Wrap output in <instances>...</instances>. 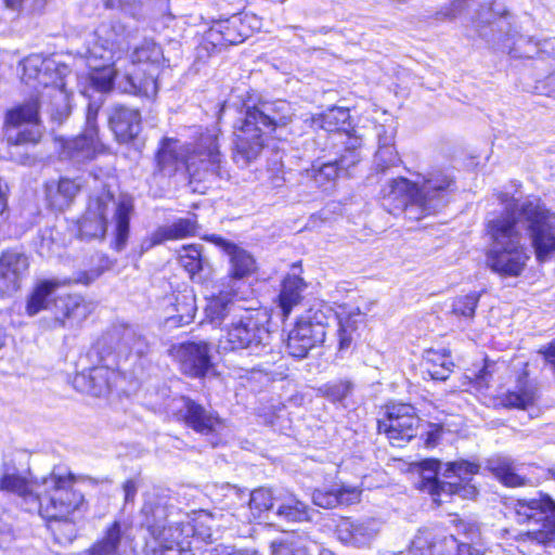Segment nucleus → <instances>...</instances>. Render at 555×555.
I'll use <instances>...</instances> for the list:
<instances>
[{"instance_id":"nucleus-11","label":"nucleus","mask_w":555,"mask_h":555,"mask_svg":"<svg viewBox=\"0 0 555 555\" xmlns=\"http://www.w3.org/2000/svg\"><path fill=\"white\" fill-rule=\"evenodd\" d=\"M515 513L517 522L529 526L518 535L519 552L541 555L544 550L555 547V502L550 496L518 500Z\"/></svg>"},{"instance_id":"nucleus-42","label":"nucleus","mask_w":555,"mask_h":555,"mask_svg":"<svg viewBox=\"0 0 555 555\" xmlns=\"http://www.w3.org/2000/svg\"><path fill=\"white\" fill-rule=\"evenodd\" d=\"M249 508L254 517H259L263 512L272 511L274 513L276 498L273 496L270 489L258 488L249 494Z\"/></svg>"},{"instance_id":"nucleus-6","label":"nucleus","mask_w":555,"mask_h":555,"mask_svg":"<svg viewBox=\"0 0 555 555\" xmlns=\"http://www.w3.org/2000/svg\"><path fill=\"white\" fill-rule=\"evenodd\" d=\"M456 189L455 179L446 170H433L412 182L399 177L383 189L384 198L396 203V208L404 209L410 218L421 219L436 214L447 206Z\"/></svg>"},{"instance_id":"nucleus-57","label":"nucleus","mask_w":555,"mask_h":555,"mask_svg":"<svg viewBox=\"0 0 555 555\" xmlns=\"http://www.w3.org/2000/svg\"><path fill=\"white\" fill-rule=\"evenodd\" d=\"M442 434V426L439 424H428V430L426 431L425 444L428 448H433L438 443Z\"/></svg>"},{"instance_id":"nucleus-61","label":"nucleus","mask_w":555,"mask_h":555,"mask_svg":"<svg viewBox=\"0 0 555 555\" xmlns=\"http://www.w3.org/2000/svg\"><path fill=\"white\" fill-rule=\"evenodd\" d=\"M225 548L229 550V555H257L253 550H240L231 545H225Z\"/></svg>"},{"instance_id":"nucleus-26","label":"nucleus","mask_w":555,"mask_h":555,"mask_svg":"<svg viewBox=\"0 0 555 555\" xmlns=\"http://www.w3.org/2000/svg\"><path fill=\"white\" fill-rule=\"evenodd\" d=\"M553 46V41H535L532 37L518 34L508 28L504 47L508 49V54L515 59H531L540 53L546 52V47Z\"/></svg>"},{"instance_id":"nucleus-55","label":"nucleus","mask_w":555,"mask_h":555,"mask_svg":"<svg viewBox=\"0 0 555 555\" xmlns=\"http://www.w3.org/2000/svg\"><path fill=\"white\" fill-rule=\"evenodd\" d=\"M204 44L205 48H207L208 44H210L214 49L227 47L224 40H223V34L220 28L219 23L211 27L204 37Z\"/></svg>"},{"instance_id":"nucleus-44","label":"nucleus","mask_w":555,"mask_h":555,"mask_svg":"<svg viewBox=\"0 0 555 555\" xmlns=\"http://www.w3.org/2000/svg\"><path fill=\"white\" fill-rule=\"evenodd\" d=\"M41 138V131L38 125L25 126L24 128L9 127L7 139L10 144H35Z\"/></svg>"},{"instance_id":"nucleus-31","label":"nucleus","mask_w":555,"mask_h":555,"mask_svg":"<svg viewBox=\"0 0 555 555\" xmlns=\"http://www.w3.org/2000/svg\"><path fill=\"white\" fill-rule=\"evenodd\" d=\"M359 155L352 151L348 155H343L338 160L328 162L321 165H312L309 175L314 179L315 183L324 186L326 183L334 181L340 169H347L359 162Z\"/></svg>"},{"instance_id":"nucleus-50","label":"nucleus","mask_w":555,"mask_h":555,"mask_svg":"<svg viewBox=\"0 0 555 555\" xmlns=\"http://www.w3.org/2000/svg\"><path fill=\"white\" fill-rule=\"evenodd\" d=\"M242 24L241 18L234 17L232 20L219 23L223 34V40L227 46L237 44L247 38V34L237 30V23Z\"/></svg>"},{"instance_id":"nucleus-36","label":"nucleus","mask_w":555,"mask_h":555,"mask_svg":"<svg viewBox=\"0 0 555 555\" xmlns=\"http://www.w3.org/2000/svg\"><path fill=\"white\" fill-rule=\"evenodd\" d=\"M242 311L229 293H220L218 296L210 298L205 308L206 317L212 323H221L230 314L234 317Z\"/></svg>"},{"instance_id":"nucleus-28","label":"nucleus","mask_w":555,"mask_h":555,"mask_svg":"<svg viewBox=\"0 0 555 555\" xmlns=\"http://www.w3.org/2000/svg\"><path fill=\"white\" fill-rule=\"evenodd\" d=\"M216 242L230 258V273L233 278L243 279L256 271V260L248 251L221 237Z\"/></svg>"},{"instance_id":"nucleus-64","label":"nucleus","mask_w":555,"mask_h":555,"mask_svg":"<svg viewBox=\"0 0 555 555\" xmlns=\"http://www.w3.org/2000/svg\"><path fill=\"white\" fill-rule=\"evenodd\" d=\"M284 183V178L283 177H280V176H276L272 179V185L275 186V188H280L282 186Z\"/></svg>"},{"instance_id":"nucleus-45","label":"nucleus","mask_w":555,"mask_h":555,"mask_svg":"<svg viewBox=\"0 0 555 555\" xmlns=\"http://www.w3.org/2000/svg\"><path fill=\"white\" fill-rule=\"evenodd\" d=\"M480 294L472 292L467 295L457 296L452 304V311L464 318L472 319L475 314Z\"/></svg>"},{"instance_id":"nucleus-47","label":"nucleus","mask_w":555,"mask_h":555,"mask_svg":"<svg viewBox=\"0 0 555 555\" xmlns=\"http://www.w3.org/2000/svg\"><path fill=\"white\" fill-rule=\"evenodd\" d=\"M272 555H308L306 546L293 537L274 540L270 544Z\"/></svg>"},{"instance_id":"nucleus-2","label":"nucleus","mask_w":555,"mask_h":555,"mask_svg":"<svg viewBox=\"0 0 555 555\" xmlns=\"http://www.w3.org/2000/svg\"><path fill=\"white\" fill-rule=\"evenodd\" d=\"M220 130L214 126L201 133L192 145L183 146L178 140L164 138L156 154V168L164 176L175 175L181 165L185 166L191 179L204 181L216 176L229 179L225 160L220 152Z\"/></svg>"},{"instance_id":"nucleus-21","label":"nucleus","mask_w":555,"mask_h":555,"mask_svg":"<svg viewBox=\"0 0 555 555\" xmlns=\"http://www.w3.org/2000/svg\"><path fill=\"white\" fill-rule=\"evenodd\" d=\"M120 374L108 365H98L91 367L88 372H82L74 377V386L81 392H87L94 397L107 396Z\"/></svg>"},{"instance_id":"nucleus-10","label":"nucleus","mask_w":555,"mask_h":555,"mask_svg":"<svg viewBox=\"0 0 555 555\" xmlns=\"http://www.w3.org/2000/svg\"><path fill=\"white\" fill-rule=\"evenodd\" d=\"M73 282L69 278H53L37 283L26 304V313L30 317L42 310L54 313L53 327L76 326L83 322L91 313L90 304L79 295H66L52 298L54 293Z\"/></svg>"},{"instance_id":"nucleus-27","label":"nucleus","mask_w":555,"mask_h":555,"mask_svg":"<svg viewBox=\"0 0 555 555\" xmlns=\"http://www.w3.org/2000/svg\"><path fill=\"white\" fill-rule=\"evenodd\" d=\"M358 487L341 485L331 489H318L312 494L315 505L323 508H333L337 505H349L358 502L361 495Z\"/></svg>"},{"instance_id":"nucleus-17","label":"nucleus","mask_w":555,"mask_h":555,"mask_svg":"<svg viewBox=\"0 0 555 555\" xmlns=\"http://www.w3.org/2000/svg\"><path fill=\"white\" fill-rule=\"evenodd\" d=\"M175 416L186 427L202 435L215 433L221 425L218 414L189 397L175 401Z\"/></svg>"},{"instance_id":"nucleus-51","label":"nucleus","mask_w":555,"mask_h":555,"mask_svg":"<svg viewBox=\"0 0 555 555\" xmlns=\"http://www.w3.org/2000/svg\"><path fill=\"white\" fill-rule=\"evenodd\" d=\"M440 544L444 547V555H475L476 550L468 543H459L453 535H443Z\"/></svg>"},{"instance_id":"nucleus-23","label":"nucleus","mask_w":555,"mask_h":555,"mask_svg":"<svg viewBox=\"0 0 555 555\" xmlns=\"http://www.w3.org/2000/svg\"><path fill=\"white\" fill-rule=\"evenodd\" d=\"M108 126L119 142L134 139L141 131V115L135 108L113 105L107 113Z\"/></svg>"},{"instance_id":"nucleus-18","label":"nucleus","mask_w":555,"mask_h":555,"mask_svg":"<svg viewBox=\"0 0 555 555\" xmlns=\"http://www.w3.org/2000/svg\"><path fill=\"white\" fill-rule=\"evenodd\" d=\"M210 350L211 347L206 341H190L173 345L170 348V354L185 375L203 377L211 367Z\"/></svg>"},{"instance_id":"nucleus-14","label":"nucleus","mask_w":555,"mask_h":555,"mask_svg":"<svg viewBox=\"0 0 555 555\" xmlns=\"http://www.w3.org/2000/svg\"><path fill=\"white\" fill-rule=\"evenodd\" d=\"M422 477L418 485L421 491L431 495L433 500L437 504H441L444 498L452 494L460 493L461 490H465L460 483L450 481H440L438 475L441 474L444 478H451L453 476L465 480L472 475H476L479 472V464L468 461H456L442 464L440 461L435 459L424 460L421 463Z\"/></svg>"},{"instance_id":"nucleus-4","label":"nucleus","mask_w":555,"mask_h":555,"mask_svg":"<svg viewBox=\"0 0 555 555\" xmlns=\"http://www.w3.org/2000/svg\"><path fill=\"white\" fill-rule=\"evenodd\" d=\"M362 318L359 308H351L348 311L343 308L340 312L334 314L328 306L314 305L297 319L289 331L286 340L287 352L294 358L302 359L311 349L322 345L325 341L330 319H336L338 323V350H347Z\"/></svg>"},{"instance_id":"nucleus-32","label":"nucleus","mask_w":555,"mask_h":555,"mask_svg":"<svg viewBox=\"0 0 555 555\" xmlns=\"http://www.w3.org/2000/svg\"><path fill=\"white\" fill-rule=\"evenodd\" d=\"M486 468L507 487H519L526 483V478L516 473L514 461L508 456L493 455L489 457Z\"/></svg>"},{"instance_id":"nucleus-48","label":"nucleus","mask_w":555,"mask_h":555,"mask_svg":"<svg viewBox=\"0 0 555 555\" xmlns=\"http://www.w3.org/2000/svg\"><path fill=\"white\" fill-rule=\"evenodd\" d=\"M59 235V232L54 229H44L40 241L38 243V253L43 257H50L59 251L62 246V241Z\"/></svg>"},{"instance_id":"nucleus-41","label":"nucleus","mask_w":555,"mask_h":555,"mask_svg":"<svg viewBox=\"0 0 555 555\" xmlns=\"http://www.w3.org/2000/svg\"><path fill=\"white\" fill-rule=\"evenodd\" d=\"M408 555H444V547L431 530H420L411 542Z\"/></svg>"},{"instance_id":"nucleus-19","label":"nucleus","mask_w":555,"mask_h":555,"mask_svg":"<svg viewBox=\"0 0 555 555\" xmlns=\"http://www.w3.org/2000/svg\"><path fill=\"white\" fill-rule=\"evenodd\" d=\"M29 269L28 256L16 249H8L0 256V296H10L21 287Z\"/></svg>"},{"instance_id":"nucleus-56","label":"nucleus","mask_w":555,"mask_h":555,"mask_svg":"<svg viewBox=\"0 0 555 555\" xmlns=\"http://www.w3.org/2000/svg\"><path fill=\"white\" fill-rule=\"evenodd\" d=\"M182 298V307L181 309L178 308L177 311H181V314H179L180 321L189 323L194 318L196 311L194 297L192 295H183Z\"/></svg>"},{"instance_id":"nucleus-52","label":"nucleus","mask_w":555,"mask_h":555,"mask_svg":"<svg viewBox=\"0 0 555 555\" xmlns=\"http://www.w3.org/2000/svg\"><path fill=\"white\" fill-rule=\"evenodd\" d=\"M399 156L395 146L378 147L375 154V164L378 170L385 171L399 163Z\"/></svg>"},{"instance_id":"nucleus-35","label":"nucleus","mask_w":555,"mask_h":555,"mask_svg":"<svg viewBox=\"0 0 555 555\" xmlns=\"http://www.w3.org/2000/svg\"><path fill=\"white\" fill-rule=\"evenodd\" d=\"M424 364L428 375L436 380H446L454 366L451 354L446 349L426 350L424 353Z\"/></svg>"},{"instance_id":"nucleus-49","label":"nucleus","mask_w":555,"mask_h":555,"mask_svg":"<svg viewBox=\"0 0 555 555\" xmlns=\"http://www.w3.org/2000/svg\"><path fill=\"white\" fill-rule=\"evenodd\" d=\"M352 384L349 380H337L328 383L320 388L324 397L333 402L344 400L351 391Z\"/></svg>"},{"instance_id":"nucleus-7","label":"nucleus","mask_w":555,"mask_h":555,"mask_svg":"<svg viewBox=\"0 0 555 555\" xmlns=\"http://www.w3.org/2000/svg\"><path fill=\"white\" fill-rule=\"evenodd\" d=\"M22 66V80L39 94L37 100L40 107L47 111L52 120L62 122L70 113L72 92L67 85L72 72L68 66L39 54L26 57Z\"/></svg>"},{"instance_id":"nucleus-22","label":"nucleus","mask_w":555,"mask_h":555,"mask_svg":"<svg viewBox=\"0 0 555 555\" xmlns=\"http://www.w3.org/2000/svg\"><path fill=\"white\" fill-rule=\"evenodd\" d=\"M377 533V524L373 519L353 521L350 518H343L335 529V534L341 543L354 547L369 546Z\"/></svg>"},{"instance_id":"nucleus-40","label":"nucleus","mask_w":555,"mask_h":555,"mask_svg":"<svg viewBox=\"0 0 555 555\" xmlns=\"http://www.w3.org/2000/svg\"><path fill=\"white\" fill-rule=\"evenodd\" d=\"M39 102L38 100H30L11 111L7 114L5 124L9 127L20 128L24 125L33 126L38 125L39 120Z\"/></svg>"},{"instance_id":"nucleus-13","label":"nucleus","mask_w":555,"mask_h":555,"mask_svg":"<svg viewBox=\"0 0 555 555\" xmlns=\"http://www.w3.org/2000/svg\"><path fill=\"white\" fill-rule=\"evenodd\" d=\"M268 322L269 318L263 311L243 310L232 318L219 340V348L224 351L250 349L258 356L267 352L271 338Z\"/></svg>"},{"instance_id":"nucleus-46","label":"nucleus","mask_w":555,"mask_h":555,"mask_svg":"<svg viewBox=\"0 0 555 555\" xmlns=\"http://www.w3.org/2000/svg\"><path fill=\"white\" fill-rule=\"evenodd\" d=\"M104 7L111 10H119L137 21L146 17L142 3L137 0H104Z\"/></svg>"},{"instance_id":"nucleus-62","label":"nucleus","mask_w":555,"mask_h":555,"mask_svg":"<svg viewBox=\"0 0 555 555\" xmlns=\"http://www.w3.org/2000/svg\"><path fill=\"white\" fill-rule=\"evenodd\" d=\"M223 488L228 491V493L225 495L235 496V498L240 496V489L236 488L235 486L225 485Z\"/></svg>"},{"instance_id":"nucleus-39","label":"nucleus","mask_w":555,"mask_h":555,"mask_svg":"<svg viewBox=\"0 0 555 555\" xmlns=\"http://www.w3.org/2000/svg\"><path fill=\"white\" fill-rule=\"evenodd\" d=\"M537 397V387L527 379L520 378L515 389L504 396L503 404L508 408L527 409L534 404Z\"/></svg>"},{"instance_id":"nucleus-59","label":"nucleus","mask_w":555,"mask_h":555,"mask_svg":"<svg viewBox=\"0 0 555 555\" xmlns=\"http://www.w3.org/2000/svg\"><path fill=\"white\" fill-rule=\"evenodd\" d=\"M541 352L544 354L546 362L552 366L555 373V340L551 343L544 351Z\"/></svg>"},{"instance_id":"nucleus-8","label":"nucleus","mask_w":555,"mask_h":555,"mask_svg":"<svg viewBox=\"0 0 555 555\" xmlns=\"http://www.w3.org/2000/svg\"><path fill=\"white\" fill-rule=\"evenodd\" d=\"M292 117V106L284 100L247 107L244 116L234 125L233 160L241 167L248 166L264 146L263 133L287 125Z\"/></svg>"},{"instance_id":"nucleus-9","label":"nucleus","mask_w":555,"mask_h":555,"mask_svg":"<svg viewBox=\"0 0 555 555\" xmlns=\"http://www.w3.org/2000/svg\"><path fill=\"white\" fill-rule=\"evenodd\" d=\"M75 477L70 472L54 468L48 476L42 477L40 485H37L36 496H34V508L39 514L54 521L56 526L64 521L67 534L59 541H72L75 537V528L69 517L86 508V500L81 492L74 489Z\"/></svg>"},{"instance_id":"nucleus-20","label":"nucleus","mask_w":555,"mask_h":555,"mask_svg":"<svg viewBox=\"0 0 555 555\" xmlns=\"http://www.w3.org/2000/svg\"><path fill=\"white\" fill-rule=\"evenodd\" d=\"M137 28L130 27L120 21H112L101 24L96 31V42L93 46L100 47V52L109 49L113 57L119 56L130 48V42L135 38Z\"/></svg>"},{"instance_id":"nucleus-34","label":"nucleus","mask_w":555,"mask_h":555,"mask_svg":"<svg viewBox=\"0 0 555 555\" xmlns=\"http://www.w3.org/2000/svg\"><path fill=\"white\" fill-rule=\"evenodd\" d=\"M179 263L193 281L201 282L202 273L209 271V262L202 256L201 246L188 245L179 250Z\"/></svg>"},{"instance_id":"nucleus-15","label":"nucleus","mask_w":555,"mask_h":555,"mask_svg":"<svg viewBox=\"0 0 555 555\" xmlns=\"http://www.w3.org/2000/svg\"><path fill=\"white\" fill-rule=\"evenodd\" d=\"M421 418L415 408L408 403H389L377 421L379 434H384L393 447H403L417 436Z\"/></svg>"},{"instance_id":"nucleus-24","label":"nucleus","mask_w":555,"mask_h":555,"mask_svg":"<svg viewBox=\"0 0 555 555\" xmlns=\"http://www.w3.org/2000/svg\"><path fill=\"white\" fill-rule=\"evenodd\" d=\"M129 526L125 521L114 520L104 531L103 537L82 555H122L127 543Z\"/></svg>"},{"instance_id":"nucleus-30","label":"nucleus","mask_w":555,"mask_h":555,"mask_svg":"<svg viewBox=\"0 0 555 555\" xmlns=\"http://www.w3.org/2000/svg\"><path fill=\"white\" fill-rule=\"evenodd\" d=\"M306 288L307 284L299 275L287 274L284 278L279 295V306L283 317L287 318L294 307L301 302Z\"/></svg>"},{"instance_id":"nucleus-43","label":"nucleus","mask_w":555,"mask_h":555,"mask_svg":"<svg viewBox=\"0 0 555 555\" xmlns=\"http://www.w3.org/2000/svg\"><path fill=\"white\" fill-rule=\"evenodd\" d=\"M162 60L163 50L160 46L152 39H144L132 53V66H134V63H150L152 65H158Z\"/></svg>"},{"instance_id":"nucleus-25","label":"nucleus","mask_w":555,"mask_h":555,"mask_svg":"<svg viewBox=\"0 0 555 555\" xmlns=\"http://www.w3.org/2000/svg\"><path fill=\"white\" fill-rule=\"evenodd\" d=\"M82 186L81 180L61 178L51 181L46 186V194L49 205L56 210L68 208L78 195Z\"/></svg>"},{"instance_id":"nucleus-60","label":"nucleus","mask_w":555,"mask_h":555,"mask_svg":"<svg viewBox=\"0 0 555 555\" xmlns=\"http://www.w3.org/2000/svg\"><path fill=\"white\" fill-rule=\"evenodd\" d=\"M488 376H489L488 366L485 365L477 374H474V383L478 387L487 386Z\"/></svg>"},{"instance_id":"nucleus-58","label":"nucleus","mask_w":555,"mask_h":555,"mask_svg":"<svg viewBox=\"0 0 555 555\" xmlns=\"http://www.w3.org/2000/svg\"><path fill=\"white\" fill-rule=\"evenodd\" d=\"M125 505L132 504L138 493V483L133 479H128L122 483Z\"/></svg>"},{"instance_id":"nucleus-5","label":"nucleus","mask_w":555,"mask_h":555,"mask_svg":"<svg viewBox=\"0 0 555 555\" xmlns=\"http://www.w3.org/2000/svg\"><path fill=\"white\" fill-rule=\"evenodd\" d=\"M91 191L85 214L79 222V234L82 238H103L107 232L109 220L113 223V241L111 246L116 251L126 248L130 234V218L133 212L132 198L120 195L117 198L106 184L99 183Z\"/></svg>"},{"instance_id":"nucleus-54","label":"nucleus","mask_w":555,"mask_h":555,"mask_svg":"<svg viewBox=\"0 0 555 555\" xmlns=\"http://www.w3.org/2000/svg\"><path fill=\"white\" fill-rule=\"evenodd\" d=\"M124 339L135 354L143 356L147 352V341L142 335H137L134 332L128 331L124 335Z\"/></svg>"},{"instance_id":"nucleus-33","label":"nucleus","mask_w":555,"mask_h":555,"mask_svg":"<svg viewBox=\"0 0 555 555\" xmlns=\"http://www.w3.org/2000/svg\"><path fill=\"white\" fill-rule=\"evenodd\" d=\"M274 515L279 520L301 522L310 519L308 506L293 494L276 498Z\"/></svg>"},{"instance_id":"nucleus-12","label":"nucleus","mask_w":555,"mask_h":555,"mask_svg":"<svg viewBox=\"0 0 555 555\" xmlns=\"http://www.w3.org/2000/svg\"><path fill=\"white\" fill-rule=\"evenodd\" d=\"M119 57H113L109 49H104V53L100 52L99 46L89 49L87 62L94 88L101 92H107L117 79V87L121 92L141 94L146 98L155 96L157 82L154 74L150 73L146 77L139 78L137 73L127 70L121 75L115 67Z\"/></svg>"},{"instance_id":"nucleus-29","label":"nucleus","mask_w":555,"mask_h":555,"mask_svg":"<svg viewBox=\"0 0 555 555\" xmlns=\"http://www.w3.org/2000/svg\"><path fill=\"white\" fill-rule=\"evenodd\" d=\"M196 232V221L192 218L179 219L172 224L159 227L150 240L143 243V247L151 248L168 240H180L193 235Z\"/></svg>"},{"instance_id":"nucleus-38","label":"nucleus","mask_w":555,"mask_h":555,"mask_svg":"<svg viewBox=\"0 0 555 555\" xmlns=\"http://www.w3.org/2000/svg\"><path fill=\"white\" fill-rule=\"evenodd\" d=\"M349 117V109L334 106L322 114L312 116L311 126L327 132L345 130Z\"/></svg>"},{"instance_id":"nucleus-1","label":"nucleus","mask_w":555,"mask_h":555,"mask_svg":"<svg viewBox=\"0 0 555 555\" xmlns=\"http://www.w3.org/2000/svg\"><path fill=\"white\" fill-rule=\"evenodd\" d=\"M499 199L504 211L488 221L487 264L500 275L519 276L530 258L520 230L530 238L537 260L544 262L555 254V214L538 199L520 203L507 194Z\"/></svg>"},{"instance_id":"nucleus-3","label":"nucleus","mask_w":555,"mask_h":555,"mask_svg":"<svg viewBox=\"0 0 555 555\" xmlns=\"http://www.w3.org/2000/svg\"><path fill=\"white\" fill-rule=\"evenodd\" d=\"M166 503V496L157 491L144 493L141 513L144 516V526L155 541L154 555H182L190 547L189 538H211L215 520L211 513L201 511L192 525L169 519L172 514L168 513Z\"/></svg>"},{"instance_id":"nucleus-63","label":"nucleus","mask_w":555,"mask_h":555,"mask_svg":"<svg viewBox=\"0 0 555 555\" xmlns=\"http://www.w3.org/2000/svg\"><path fill=\"white\" fill-rule=\"evenodd\" d=\"M229 550L225 545H218L211 550V555H229Z\"/></svg>"},{"instance_id":"nucleus-37","label":"nucleus","mask_w":555,"mask_h":555,"mask_svg":"<svg viewBox=\"0 0 555 555\" xmlns=\"http://www.w3.org/2000/svg\"><path fill=\"white\" fill-rule=\"evenodd\" d=\"M37 485L40 481H28L25 477L16 474H5L0 480V488L5 491L13 492L23 498L27 503L34 505V496H36ZM34 506L28 507L31 511Z\"/></svg>"},{"instance_id":"nucleus-53","label":"nucleus","mask_w":555,"mask_h":555,"mask_svg":"<svg viewBox=\"0 0 555 555\" xmlns=\"http://www.w3.org/2000/svg\"><path fill=\"white\" fill-rule=\"evenodd\" d=\"M378 147L393 146L396 128L392 125H377L375 127Z\"/></svg>"},{"instance_id":"nucleus-16","label":"nucleus","mask_w":555,"mask_h":555,"mask_svg":"<svg viewBox=\"0 0 555 555\" xmlns=\"http://www.w3.org/2000/svg\"><path fill=\"white\" fill-rule=\"evenodd\" d=\"M98 112L99 106L89 104L85 130L81 134L63 142L61 151L63 158L81 164L94 159L102 152L103 145L98 137Z\"/></svg>"}]
</instances>
